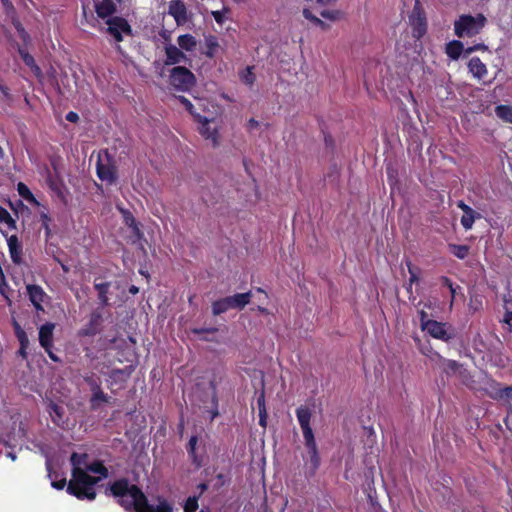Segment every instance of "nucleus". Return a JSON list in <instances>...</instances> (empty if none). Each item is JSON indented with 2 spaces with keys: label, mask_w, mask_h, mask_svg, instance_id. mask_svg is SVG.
<instances>
[{
  "label": "nucleus",
  "mask_w": 512,
  "mask_h": 512,
  "mask_svg": "<svg viewBox=\"0 0 512 512\" xmlns=\"http://www.w3.org/2000/svg\"><path fill=\"white\" fill-rule=\"evenodd\" d=\"M178 101L185 107V109L195 118L197 119V115H200L199 113H196L194 110V106L191 103L189 99H187L185 96H178Z\"/></svg>",
  "instance_id": "nucleus-39"
},
{
  "label": "nucleus",
  "mask_w": 512,
  "mask_h": 512,
  "mask_svg": "<svg viewBox=\"0 0 512 512\" xmlns=\"http://www.w3.org/2000/svg\"><path fill=\"white\" fill-rule=\"evenodd\" d=\"M17 340L19 341L20 347L28 348L29 347V339L27 333H23L16 336Z\"/></svg>",
  "instance_id": "nucleus-48"
},
{
  "label": "nucleus",
  "mask_w": 512,
  "mask_h": 512,
  "mask_svg": "<svg viewBox=\"0 0 512 512\" xmlns=\"http://www.w3.org/2000/svg\"><path fill=\"white\" fill-rule=\"evenodd\" d=\"M177 42L181 50L188 52L193 51L197 45L195 37L191 34L180 35L177 39Z\"/></svg>",
  "instance_id": "nucleus-27"
},
{
  "label": "nucleus",
  "mask_w": 512,
  "mask_h": 512,
  "mask_svg": "<svg viewBox=\"0 0 512 512\" xmlns=\"http://www.w3.org/2000/svg\"><path fill=\"white\" fill-rule=\"evenodd\" d=\"M2 234L4 237L7 238V244L12 262L17 265L21 264L22 245L17 235H11L10 237H7V234L4 233L3 231Z\"/></svg>",
  "instance_id": "nucleus-17"
},
{
  "label": "nucleus",
  "mask_w": 512,
  "mask_h": 512,
  "mask_svg": "<svg viewBox=\"0 0 512 512\" xmlns=\"http://www.w3.org/2000/svg\"><path fill=\"white\" fill-rule=\"evenodd\" d=\"M102 323V309L97 308L90 313L87 323L78 330L77 336L80 338L94 337L101 331Z\"/></svg>",
  "instance_id": "nucleus-8"
},
{
  "label": "nucleus",
  "mask_w": 512,
  "mask_h": 512,
  "mask_svg": "<svg viewBox=\"0 0 512 512\" xmlns=\"http://www.w3.org/2000/svg\"><path fill=\"white\" fill-rule=\"evenodd\" d=\"M0 92L3 94V96L7 99L11 97L10 90L7 86L0 84Z\"/></svg>",
  "instance_id": "nucleus-58"
},
{
  "label": "nucleus",
  "mask_w": 512,
  "mask_h": 512,
  "mask_svg": "<svg viewBox=\"0 0 512 512\" xmlns=\"http://www.w3.org/2000/svg\"><path fill=\"white\" fill-rule=\"evenodd\" d=\"M45 352L53 362H61V359L54 353L53 348H48Z\"/></svg>",
  "instance_id": "nucleus-54"
},
{
  "label": "nucleus",
  "mask_w": 512,
  "mask_h": 512,
  "mask_svg": "<svg viewBox=\"0 0 512 512\" xmlns=\"http://www.w3.org/2000/svg\"><path fill=\"white\" fill-rule=\"evenodd\" d=\"M66 120L71 123H77L79 121V115L74 111H69L66 116Z\"/></svg>",
  "instance_id": "nucleus-51"
},
{
  "label": "nucleus",
  "mask_w": 512,
  "mask_h": 512,
  "mask_svg": "<svg viewBox=\"0 0 512 512\" xmlns=\"http://www.w3.org/2000/svg\"><path fill=\"white\" fill-rule=\"evenodd\" d=\"M205 45L207 48V51L205 52V54L210 58L213 57L215 50L219 46L217 38L215 36L210 35L209 37H207L205 39Z\"/></svg>",
  "instance_id": "nucleus-35"
},
{
  "label": "nucleus",
  "mask_w": 512,
  "mask_h": 512,
  "mask_svg": "<svg viewBox=\"0 0 512 512\" xmlns=\"http://www.w3.org/2000/svg\"><path fill=\"white\" fill-rule=\"evenodd\" d=\"M13 328H14L15 336L25 333V331L22 329L20 324L15 320L13 322Z\"/></svg>",
  "instance_id": "nucleus-56"
},
{
  "label": "nucleus",
  "mask_w": 512,
  "mask_h": 512,
  "mask_svg": "<svg viewBox=\"0 0 512 512\" xmlns=\"http://www.w3.org/2000/svg\"><path fill=\"white\" fill-rule=\"evenodd\" d=\"M258 125H259V122L257 120H255L254 118H250L248 120L247 126L249 129H254V128L258 127Z\"/></svg>",
  "instance_id": "nucleus-61"
},
{
  "label": "nucleus",
  "mask_w": 512,
  "mask_h": 512,
  "mask_svg": "<svg viewBox=\"0 0 512 512\" xmlns=\"http://www.w3.org/2000/svg\"><path fill=\"white\" fill-rule=\"evenodd\" d=\"M504 302H505V314H504V318H503V322L507 325H509L510 327L512 326V311H510L508 308H507V303L509 302L506 297H504Z\"/></svg>",
  "instance_id": "nucleus-46"
},
{
  "label": "nucleus",
  "mask_w": 512,
  "mask_h": 512,
  "mask_svg": "<svg viewBox=\"0 0 512 512\" xmlns=\"http://www.w3.org/2000/svg\"><path fill=\"white\" fill-rule=\"evenodd\" d=\"M55 327V323L46 322L39 328V344L44 350L54 347Z\"/></svg>",
  "instance_id": "nucleus-13"
},
{
  "label": "nucleus",
  "mask_w": 512,
  "mask_h": 512,
  "mask_svg": "<svg viewBox=\"0 0 512 512\" xmlns=\"http://www.w3.org/2000/svg\"><path fill=\"white\" fill-rule=\"evenodd\" d=\"M87 459L86 453L73 452L70 457L72 478L68 482L67 492L79 500H94L97 495L94 486L100 481V478L86 473Z\"/></svg>",
  "instance_id": "nucleus-2"
},
{
  "label": "nucleus",
  "mask_w": 512,
  "mask_h": 512,
  "mask_svg": "<svg viewBox=\"0 0 512 512\" xmlns=\"http://www.w3.org/2000/svg\"><path fill=\"white\" fill-rule=\"evenodd\" d=\"M42 228H43V229H44V231H45V238H46V240L50 239V238H51V236H52V230H51V228H50V225H49V226H44V227H42Z\"/></svg>",
  "instance_id": "nucleus-63"
},
{
  "label": "nucleus",
  "mask_w": 512,
  "mask_h": 512,
  "mask_svg": "<svg viewBox=\"0 0 512 512\" xmlns=\"http://www.w3.org/2000/svg\"><path fill=\"white\" fill-rule=\"evenodd\" d=\"M110 397L104 393L103 390H100L98 392H94L91 394L90 397V409L92 411H95L100 408L102 403H109Z\"/></svg>",
  "instance_id": "nucleus-26"
},
{
  "label": "nucleus",
  "mask_w": 512,
  "mask_h": 512,
  "mask_svg": "<svg viewBox=\"0 0 512 512\" xmlns=\"http://www.w3.org/2000/svg\"><path fill=\"white\" fill-rule=\"evenodd\" d=\"M43 209L39 212L40 221L42 227L49 226L51 222V217L49 215L48 208L46 206H41Z\"/></svg>",
  "instance_id": "nucleus-43"
},
{
  "label": "nucleus",
  "mask_w": 512,
  "mask_h": 512,
  "mask_svg": "<svg viewBox=\"0 0 512 512\" xmlns=\"http://www.w3.org/2000/svg\"><path fill=\"white\" fill-rule=\"evenodd\" d=\"M97 177L108 184H113L117 179V167L114 156L109 151L101 150L96 162Z\"/></svg>",
  "instance_id": "nucleus-5"
},
{
  "label": "nucleus",
  "mask_w": 512,
  "mask_h": 512,
  "mask_svg": "<svg viewBox=\"0 0 512 512\" xmlns=\"http://www.w3.org/2000/svg\"><path fill=\"white\" fill-rule=\"evenodd\" d=\"M345 18V13L339 9H325L322 7V19L330 22H338Z\"/></svg>",
  "instance_id": "nucleus-29"
},
{
  "label": "nucleus",
  "mask_w": 512,
  "mask_h": 512,
  "mask_svg": "<svg viewBox=\"0 0 512 512\" xmlns=\"http://www.w3.org/2000/svg\"><path fill=\"white\" fill-rule=\"evenodd\" d=\"M51 412L58 418H61L62 417V413H63V410L60 406H58L57 404H52L51 405Z\"/></svg>",
  "instance_id": "nucleus-53"
},
{
  "label": "nucleus",
  "mask_w": 512,
  "mask_h": 512,
  "mask_svg": "<svg viewBox=\"0 0 512 512\" xmlns=\"http://www.w3.org/2000/svg\"><path fill=\"white\" fill-rule=\"evenodd\" d=\"M27 295L37 312H44L42 304L49 298L40 285L28 284L26 286Z\"/></svg>",
  "instance_id": "nucleus-9"
},
{
  "label": "nucleus",
  "mask_w": 512,
  "mask_h": 512,
  "mask_svg": "<svg viewBox=\"0 0 512 512\" xmlns=\"http://www.w3.org/2000/svg\"><path fill=\"white\" fill-rule=\"evenodd\" d=\"M303 16L305 19L310 21L314 26L320 25V18H318L310 8L304 7L303 8Z\"/></svg>",
  "instance_id": "nucleus-40"
},
{
  "label": "nucleus",
  "mask_w": 512,
  "mask_h": 512,
  "mask_svg": "<svg viewBox=\"0 0 512 512\" xmlns=\"http://www.w3.org/2000/svg\"><path fill=\"white\" fill-rule=\"evenodd\" d=\"M84 382L88 385L91 394L94 392H98L102 390L101 388V380L94 373L86 374L84 377Z\"/></svg>",
  "instance_id": "nucleus-31"
},
{
  "label": "nucleus",
  "mask_w": 512,
  "mask_h": 512,
  "mask_svg": "<svg viewBox=\"0 0 512 512\" xmlns=\"http://www.w3.org/2000/svg\"><path fill=\"white\" fill-rule=\"evenodd\" d=\"M95 12L102 20L114 17L117 12V2L115 0H99L95 2Z\"/></svg>",
  "instance_id": "nucleus-15"
},
{
  "label": "nucleus",
  "mask_w": 512,
  "mask_h": 512,
  "mask_svg": "<svg viewBox=\"0 0 512 512\" xmlns=\"http://www.w3.org/2000/svg\"><path fill=\"white\" fill-rule=\"evenodd\" d=\"M198 443V436L193 435L190 437L188 444H187V453L189 455V458L191 459L192 463L195 465L196 468H200L203 465V457L201 455H198L196 451V446Z\"/></svg>",
  "instance_id": "nucleus-21"
},
{
  "label": "nucleus",
  "mask_w": 512,
  "mask_h": 512,
  "mask_svg": "<svg viewBox=\"0 0 512 512\" xmlns=\"http://www.w3.org/2000/svg\"><path fill=\"white\" fill-rule=\"evenodd\" d=\"M474 51H476V47H474V46H470L466 49L463 48V54L465 57L471 55Z\"/></svg>",
  "instance_id": "nucleus-62"
},
{
  "label": "nucleus",
  "mask_w": 512,
  "mask_h": 512,
  "mask_svg": "<svg viewBox=\"0 0 512 512\" xmlns=\"http://www.w3.org/2000/svg\"><path fill=\"white\" fill-rule=\"evenodd\" d=\"M2 223H5L9 229H16V221L11 215H9Z\"/></svg>",
  "instance_id": "nucleus-55"
},
{
  "label": "nucleus",
  "mask_w": 512,
  "mask_h": 512,
  "mask_svg": "<svg viewBox=\"0 0 512 512\" xmlns=\"http://www.w3.org/2000/svg\"><path fill=\"white\" fill-rule=\"evenodd\" d=\"M198 506V496H190L185 501L183 508L185 512H195Z\"/></svg>",
  "instance_id": "nucleus-38"
},
{
  "label": "nucleus",
  "mask_w": 512,
  "mask_h": 512,
  "mask_svg": "<svg viewBox=\"0 0 512 512\" xmlns=\"http://www.w3.org/2000/svg\"><path fill=\"white\" fill-rule=\"evenodd\" d=\"M129 377V373L126 372L125 369H113L108 374L107 384L109 389L113 391V387L119 385V388L122 386L124 382H126Z\"/></svg>",
  "instance_id": "nucleus-19"
},
{
  "label": "nucleus",
  "mask_w": 512,
  "mask_h": 512,
  "mask_svg": "<svg viewBox=\"0 0 512 512\" xmlns=\"http://www.w3.org/2000/svg\"><path fill=\"white\" fill-rule=\"evenodd\" d=\"M17 51L19 53V55L21 56L23 62L25 63L26 66H28L32 73L36 76V77H41L42 76V70L41 68L37 65L34 57L28 53L23 47H21L19 44H17Z\"/></svg>",
  "instance_id": "nucleus-20"
},
{
  "label": "nucleus",
  "mask_w": 512,
  "mask_h": 512,
  "mask_svg": "<svg viewBox=\"0 0 512 512\" xmlns=\"http://www.w3.org/2000/svg\"><path fill=\"white\" fill-rule=\"evenodd\" d=\"M458 207L462 209L463 213L473 212V209L467 204H465L463 201H460L458 203Z\"/></svg>",
  "instance_id": "nucleus-60"
},
{
  "label": "nucleus",
  "mask_w": 512,
  "mask_h": 512,
  "mask_svg": "<svg viewBox=\"0 0 512 512\" xmlns=\"http://www.w3.org/2000/svg\"><path fill=\"white\" fill-rule=\"evenodd\" d=\"M445 324L435 321V320H427L423 322V330L427 331L432 337L449 341L452 338V335L446 330Z\"/></svg>",
  "instance_id": "nucleus-12"
},
{
  "label": "nucleus",
  "mask_w": 512,
  "mask_h": 512,
  "mask_svg": "<svg viewBox=\"0 0 512 512\" xmlns=\"http://www.w3.org/2000/svg\"><path fill=\"white\" fill-rule=\"evenodd\" d=\"M17 192L23 199H25L31 205L42 206V204L35 198L31 190L25 183L19 182L17 184Z\"/></svg>",
  "instance_id": "nucleus-24"
},
{
  "label": "nucleus",
  "mask_w": 512,
  "mask_h": 512,
  "mask_svg": "<svg viewBox=\"0 0 512 512\" xmlns=\"http://www.w3.org/2000/svg\"><path fill=\"white\" fill-rule=\"evenodd\" d=\"M452 253L459 259H464L468 256L469 247L467 245H452Z\"/></svg>",
  "instance_id": "nucleus-36"
},
{
  "label": "nucleus",
  "mask_w": 512,
  "mask_h": 512,
  "mask_svg": "<svg viewBox=\"0 0 512 512\" xmlns=\"http://www.w3.org/2000/svg\"><path fill=\"white\" fill-rule=\"evenodd\" d=\"M218 331V328L216 327H209V328H193L191 329V332L196 335H200L203 333H216Z\"/></svg>",
  "instance_id": "nucleus-47"
},
{
  "label": "nucleus",
  "mask_w": 512,
  "mask_h": 512,
  "mask_svg": "<svg viewBox=\"0 0 512 512\" xmlns=\"http://www.w3.org/2000/svg\"><path fill=\"white\" fill-rule=\"evenodd\" d=\"M406 264H407V267H408V272L410 274L409 281L411 283L418 282V280H419V277H418L419 268L414 266V265H412V263L409 260L406 261Z\"/></svg>",
  "instance_id": "nucleus-41"
},
{
  "label": "nucleus",
  "mask_w": 512,
  "mask_h": 512,
  "mask_svg": "<svg viewBox=\"0 0 512 512\" xmlns=\"http://www.w3.org/2000/svg\"><path fill=\"white\" fill-rule=\"evenodd\" d=\"M479 217L480 214L474 210L473 212L463 213V216L461 217V224L466 230L471 229L475 219Z\"/></svg>",
  "instance_id": "nucleus-34"
},
{
  "label": "nucleus",
  "mask_w": 512,
  "mask_h": 512,
  "mask_svg": "<svg viewBox=\"0 0 512 512\" xmlns=\"http://www.w3.org/2000/svg\"><path fill=\"white\" fill-rule=\"evenodd\" d=\"M9 215L10 213L0 205V222L2 223Z\"/></svg>",
  "instance_id": "nucleus-57"
},
{
  "label": "nucleus",
  "mask_w": 512,
  "mask_h": 512,
  "mask_svg": "<svg viewBox=\"0 0 512 512\" xmlns=\"http://www.w3.org/2000/svg\"><path fill=\"white\" fill-rule=\"evenodd\" d=\"M241 80L243 83H245L248 86H253L255 82V75L252 72V67H247L245 71L241 73Z\"/></svg>",
  "instance_id": "nucleus-37"
},
{
  "label": "nucleus",
  "mask_w": 512,
  "mask_h": 512,
  "mask_svg": "<svg viewBox=\"0 0 512 512\" xmlns=\"http://www.w3.org/2000/svg\"><path fill=\"white\" fill-rule=\"evenodd\" d=\"M164 49L166 55L164 64L166 66L176 65L179 63L186 62L188 60L184 52L173 44L166 45Z\"/></svg>",
  "instance_id": "nucleus-16"
},
{
  "label": "nucleus",
  "mask_w": 512,
  "mask_h": 512,
  "mask_svg": "<svg viewBox=\"0 0 512 512\" xmlns=\"http://www.w3.org/2000/svg\"><path fill=\"white\" fill-rule=\"evenodd\" d=\"M458 207L462 209L463 213L473 212V209L467 204H465L463 201H460L458 203Z\"/></svg>",
  "instance_id": "nucleus-59"
},
{
  "label": "nucleus",
  "mask_w": 512,
  "mask_h": 512,
  "mask_svg": "<svg viewBox=\"0 0 512 512\" xmlns=\"http://www.w3.org/2000/svg\"><path fill=\"white\" fill-rule=\"evenodd\" d=\"M107 27L105 32L110 35L115 42L120 43L124 40V35L133 37V29L127 19L121 16H114L105 21Z\"/></svg>",
  "instance_id": "nucleus-7"
},
{
  "label": "nucleus",
  "mask_w": 512,
  "mask_h": 512,
  "mask_svg": "<svg viewBox=\"0 0 512 512\" xmlns=\"http://www.w3.org/2000/svg\"><path fill=\"white\" fill-rule=\"evenodd\" d=\"M110 287V282H97L96 280L94 281V288L97 291L98 300L100 301L101 304V309L109 304L108 293Z\"/></svg>",
  "instance_id": "nucleus-22"
},
{
  "label": "nucleus",
  "mask_w": 512,
  "mask_h": 512,
  "mask_svg": "<svg viewBox=\"0 0 512 512\" xmlns=\"http://www.w3.org/2000/svg\"><path fill=\"white\" fill-rule=\"evenodd\" d=\"M229 12H230V9L227 7H224L223 10L212 11L211 14H212L214 20L218 24L222 25L225 22L224 14L229 13Z\"/></svg>",
  "instance_id": "nucleus-42"
},
{
  "label": "nucleus",
  "mask_w": 512,
  "mask_h": 512,
  "mask_svg": "<svg viewBox=\"0 0 512 512\" xmlns=\"http://www.w3.org/2000/svg\"><path fill=\"white\" fill-rule=\"evenodd\" d=\"M17 28V31L19 32V35L21 37V39L25 42V43H28L29 40H30V36L29 34L27 33V31L22 27L21 24H18L16 26Z\"/></svg>",
  "instance_id": "nucleus-49"
},
{
  "label": "nucleus",
  "mask_w": 512,
  "mask_h": 512,
  "mask_svg": "<svg viewBox=\"0 0 512 512\" xmlns=\"http://www.w3.org/2000/svg\"><path fill=\"white\" fill-rule=\"evenodd\" d=\"M468 68L472 75L478 79H482L487 73L485 64L478 57L469 60Z\"/></svg>",
  "instance_id": "nucleus-23"
},
{
  "label": "nucleus",
  "mask_w": 512,
  "mask_h": 512,
  "mask_svg": "<svg viewBox=\"0 0 512 512\" xmlns=\"http://www.w3.org/2000/svg\"><path fill=\"white\" fill-rule=\"evenodd\" d=\"M66 485L68 486L65 478H62L61 480L52 482V487L57 490H62Z\"/></svg>",
  "instance_id": "nucleus-52"
},
{
  "label": "nucleus",
  "mask_w": 512,
  "mask_h": 512,
  "mask_svg": "<svg viewBox=\"0 0 512 512\" xmlns=\"http://www.w3.org/2000/svg\"><path fill=\"white\" fill-rule=\"evenodd\" d=\"M196 120L201 123V127L199 128L201 136L207 140H211L213 147H217L219 145V133L217 128L211 127L212 120L201 115H197Z\"/></svg>",
  "instance_id": "nucleus-11"
},
{
  "label": "nucleus",
  "mask_w": 512,
  "mask_h": 512,
  "mask_svg": "<svg viewBox=\"0 0 512 512\" xmlns=\"http://www.w3.org/2000/svg\"><path fill=\"white\" fill-rule=\"evenodd\" d=\"M411 25L414 27V36L420 38L426 32V18L419 0H416L412 14L410 15Z\"/></svg>",
  "instance_id": "nucleus-10"
},
{
  "label": "nucleus",
  "mask_w": 512,
  "mask_h": 512,
  "mask_svg": "<svg viewBox=\"0 0 512 512\" xmlns=\"http://www.w3.org/2000/svg\"><path fill=\"white\" fill-rule=\"evenodd\" d=\"M494 398L512 400V386H507L500 389Z\"/></svg>",
  "instance_id": "nucleus-44"
},
{
  "label": "nucleus",
  "mask_w": 512,
  "mask_h": 512,
  "mask_svg": "<svg viewBox=\"0 0 512 512\" xmlns=\"http://www.w3.org/2000/svg\"><path fill=\"white\" fill-rule=\"evenodd\" d=\"M324 141H325V147L328 152H331V154H334L336 150L335 140L332 138L331 135H324Z\"/></svg>",
  "instance_id": "nucleus-45"
},
{
  "label": "nucleus",
  "mask_w": 512,
  "mask_h": 512,
  "mask_svg": "<svg viewBox=\"0 0 512 512\" xmlns=\"http://www.w3.org/2000/svg\"><path fill=\"white\" fill-rule=\"evenodd\" d=\"M259 424L262 427H266V412L262 413V414H259Z\"/></svg>",
  "instance_id": "nucleus-64"
},
{
  "label": "nucleus",
  "mask_w": 512,
  "mask_h": 512,
  "mask_svg": "<svg viewBox=\"0 0 512 512\" xmlns=\"http://www.w3.org/2000/svg\"><path fill=\"white\" fill-rule=\"evenodd\" d=\"M91 472L100 475V480L102 478H107L109 475V471L107 467L101 460H95L88 465H86V473Z\"/></svg>",
  "instance_id": "nucleus-25"
},
{
  "label": "nucleus",
  "mask_w": 512,
  "mask_h": 512,
  "mask_svg": "<svg viewBox=\"0 0 512 512\" xmlns=\"http://www.w3.org/2000/svg\"><path fill=\"white\" fill-rule=\"evenodd\" d=\"M211 309H212V314L214 316H218V315L223 314V313L227 312L228 310H230L227 298L226 297L220 298V299L212 302Z\"/></svg>",
  "instance_id": "nucleus-30"
},
{
  "label": "nucleus",
  "mask_w": 512,
  "mask_h": 512,
  "mask_svg": "<svg viewBox=\"0 0 512 512\" xmlns=\"http://www.w3.org/2000/svg\"><path fill=\"white\" fill-rule=\"evenodd\" d=\"M257 405H258L259 414L265 413L266 408H265V398H264L263 393L257 399Z\"/></svg>",
  "instance_id": "nucleus-50"
},
{
  "label": "nucleus",
  "mask_w": 512,
  "mask_h": 512,
  "mask_svg": "<svg viewBox=\"0 0 512 512\" xmlns=\"http://www.w3.org/2000/svg\"><path fill=\"white\" fill-rule=\"evenodd\" d=\"M296 416L301 427L304 444L307 449V455L303 457L304 471L307 478L313 477L319 466V455L314 433L310 425L312 412L306 405H301L296 409Z\"/></svg>",
  "instance_id": "nucleus-3"
},
{
  "label": "nucleus",
  "mask_w": 512,
  "mask_h": 512,
  "mask_svg": "<svg viewBox=\"0 0 512 512\" xmlns=\"http://www.w3.org/2000/svg\"><path fill=\"white\" fill-rule=\"evenodd\" d=\"M446 53L450 58L457 60L463 53V43L458 40L449 42L446 45Z\"/></svg>",
  "instance_id": "nucleus-28"
},
{
  "label": "nucleus",
  "mask_w": 512,
  "mask_h": 512,
  "mask_svg": "<svg viewBox=\"0 0 512 512\" xmlns=\"http://www.w3.org/2000/svg\"><path fill=\"white\" fill-rule=\"evenodd\" d=\"M226 298L230 309L242 310L250 303L252 293L250 291L246 293H237L232 296H227Z\"/></svg>",
  "instance_id": "nucleus-18"
},
{
  "label": "nucleus",
  "mask_w": 512,
  "mask_h": 512,
  "mask_svg": "<svg viewBox=\"0 0 512 512\" xmlns=\"http://www.w3.org/2000/svg\"><path fill=\"white\" fill-rule=\"evenodd\" d=\"M125 223H126L127 226L132 228L133 234L138 239H141L143 237V233L140 230L139 225H138L136 219L134 218V216L131 213H127V215H125Z\"/></svg>",
  "instance_id": "nucleus-33"
},
{
  "label": "nucleus",
  "mask_w": 512,
  "mask_h": 512,
  "mask_svg": "<svg viewBox=\"0 0 512 512\" xmlns=\"http://www.w3.org/2000/svg\"><path fill=\"white\" fill-rule=\"evenodd\" d=\"M486 21L483 14L477 16L461 15L454 23L455 34L459 38L475 36L485 26Z\"/></svg>",
  "instance_id": "nucleus-4"
},
{
  "label": "nucleus",
  "mask_w": 512,
  "mask_h": 512,
  "mask_svg": "<svg viewBox=\"0 0 512 512\" xmlns=\"http://www.w3.org/2000/svg\"><path fill=\"white\" fill-rule=\"evenodd\" d=\"M169 83L177 91H190L196 84L195 75L184 66H176L170 70Z\"/></svg>",
  "instance_id": "nucleus-6"
},
{
  "label": "nucleus",
  "mask_w": 512,
  "mask_h": 512,
  "mask_svg": "<svg viewBox=\"0 0 512 512\" xmlns=\"http://www.w3.org/2000/svg\"><path fill=\"white\" fill-rule=\"evenodd\" d=\"M168 13L178 25H182L188 20L187 8L182 0H171L168 6Z\"/></svg>",
  "instance_id": "nucleus-14"
},
{
  "label": "nucleus",
  "mask_w": 512,
  "mask_h": 512,
  "mask_svg": "<svg viewBox=\"0 0 512 512\" xmlns=\"http://www.w3.org/2000/svg\"><path fill=\"white\" fill-rule=\"evenodd\" d=\"M495 113L500 119L512 123V107L499 105L495 108Z\"/></svg>",
  "instance_id": "nucleus-32"
},
{
  "label": "nucleus",
  "mask_w": 512,
  "mask_h": 512,
  "mask_svg": "<svg viewBox=\"0 0 512 512\" xmlns=\"http://www.w3.org/2000/svg\"><path fill=\"white\" fill-rule=\"evenodd\" d=\"M105 495L114 497L126 512H173V505L164 497H157V505L150 504L142 489L126 477L109 483Z\"/></svg>",
  "instance_id": "nucleus-1"
}]
</instances>
